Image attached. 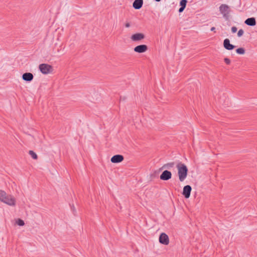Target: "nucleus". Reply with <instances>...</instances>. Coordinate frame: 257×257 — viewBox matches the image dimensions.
Returning a JSON list of instances; mask_svg holds the SVG:
<instances>
[{"label": "nucleus", "instance_id": "obj_13", "mask_svg": "<svg viewBox=\"0 0 257 257\" xmlns=\"http://www.w3.org/2000/svg\"><path fill=\"white\" fill-rule=\"evenodd\" d=\"M143 5V0H135L133 4L134 8L136 10L140 9Z\"/></svg>", "mask_w": 257, "mask_h": 257}, {"label": "nucleus", "instance_id": "obj_22", "mask_svg": "<svg viewBox=\"0 0 257 257\" xmlns=\"http://www.w3.org/2000/svg\"><path fill=\"white\" fill-rule=\"evenodd\" d=\"M224 61L227 65H229L230 64V60L228 58H225L224 59Z\"/></svg>", "mask_w": 257, "mask_h": 257}, {"label": "nucleus", "instance_id": "obj_2", "mask_svg": "<svg viewBox=\"0 0 257 257\" xmlns=\"http://www.w3.org/2000/svg\"><path fill=\"white\" fill-rule=\"evenodd\" d=\"M219 9L220 13L223 15L224 18L227 20L230 13L229 6L226 4H221L219 6Z\"/></svg>", "mask_w": 257, "mask_h": 257}, {"label": "nucleus", "instance_id": "obj_3", "mask_svg": "<svg viewBox=\"0 0 257 257\" xmlns=\"http://www.w3.org/2000/svg\"><path fill=\"white\" fill-rule=\"evenodd\" d=\"M39 68L40 71L44 74L50 73L53 71L52 66L45 63L40 64Z\"/></svg>", "mask_w": 257, "mask_h": 257}, {"label": "nucleus", "instance_id": "obj_18", "mask_svg": "<svg viewBox=\"0 0 257 257\" xmlns=\"http://www.w3.org/2000/svg\"><path fill=\"white\" fill-rule=\"evenodd\" d=\"M7 196L6 193L4 191L0 190V200L2 202Z\"/></svg>", "mask_w": 257, "mask_h": 257}, {"label": "nucleus", "instance_id": "obj_12", "mask_svg": "<svg viewBox=\"0 0 257 257\" xmlns=\"http://www.w3.org/2000/svg\"><path fill=\"white\" fill-rule=\"evenodd\" d=\"M34 76L30 72H26L22 75V79L26 82H31L33 80Z\"/></svg>", "mask_w": 257, "mask_h": 257}, {"label": "nucleus", "instance_id": "obj_6", "mask_svg": "<svg viewBox=\"0 0 257 257\" xmlns=\"http://www.w3.org/2000/svg\"><path fill=\"white\" fill-rule=\"evenodd\" d=\"M192 187L190 185H187L184 187L182 192V195L186 199H188L190 196Z\"/></svg>", "mask_w": 257, "mask_h": 257}, {"label": "nucleus", "instance_id": "obj_26", "mask_svg": "<svg viewBox=\"0 0 257 257\" xmlns=\"http://www.w3.org/2000/svg\"><path fill=\"white\" fill-rule=\"evenodd\" d=\"M72 210H73V212H75V211H76V210H75V208H74V206L73 207V209H72Z\"/></svg>", "mask_w": 257, "mask_h": 257}, {"label": "nucleus", "instance_id": "obj_21", "mask_svg": "<svg viewBox=\"0 0 257 257\" xmlns=\"http://www.w3.org/2000/svg\"><path fill=\"white\" fill-rule=\"evenodd\" d=\"M244 33V31L242 29H240L238 31V33H237V36L238 37H240L241 36H242L243 35Z\"/></svg>", "mask_w": 257, "mask_h": 257}, {"label": "nucleus", "instance_id": "obj_7", "mask_svg": "<svg viewBox=\"0 0 257 257\" xmlns=\"http://www.w3.org/2000/svg\"><path fill=\"white\" fill-rule=\"evenodd\" d=\"M171 177L172 173L168 170L164 171L160 176V179L163 181L169 180Z\"/></svg>", "mask_w": 257, "mask_h": 257}, {"label": "nucleus", "instance_id": "obj_23", "mask_svg": "<svg viewBox=\"0 0 257 257\" xmlns=\"http://www.w3.org/2000/svg\"><path fill=\"white\" fill-rule=\"evenodd\" d=\"M231 30L232 33H235L236 32L237 29L236 27L233 26L231 27Z\"/></svg>", "mask_w": 257, "mask_h": 257}, {"label": "nucleus", "instance_id": "obj_27", "mask_svg": "<svg viewBox=\"0 0 257 257\" xmlns=\"http://www.w3.org/2000/svg\"><path fill=\"white\" fill-rule=\"evenodd\" d=\"M156 2H160L161 0H155Z\"/></svg>", "mask_w": 257, "mask_h": 257}, {"label": "nucleus", "instance_id": "obj_16", "mask_svg": "<svg viewBox=\"0 0 257 257\" xmlns=\"http://www.w3.org/2000/svg\"><path fill=\"white\" fill-rule=\"evenodd\" d=\"M175 166V163L174 162L168 163L167 164H164L161 169H170L173 168Z\"/></svg>", "mask_w": 257, "mask_h": 257}, {"label": "nucleus", "instance_id": "obj_20", "mask_svg": "<svg viewBox=\"0 0 257 257\" xmlns=\"http://www.w3.org/2000/svg\"><path fill=\"white\" fill-rule=\"evenodd\" d=\"M17 223L18 225L21 226H23L25 224V222H24V220H23L21 219H19L17 221Z\"/></svg>", "mask_w": 257, "mask_h": 257}, {"label": "nucleus", "instance_id": "obj_14", "mask_svg": "<svg viewBox=\"0 0 257 257\" xmlns=\"http://www.w3.org/2000/svg\"><path fill=\"white\" fill-rule=\"evenodd\" d=\"M244 23L247 26H254L256 25L255 19L254 17L247 18Z\"/></svg>", "mask_w": 257, "mask_h": 257}, {"label": "nucleus", "instance_id": "obj_4", "mask_svg": "<svg viewBox=\"0 0 257 257\" xmlns=\"http://www.w3.org/2000/svg\"><path fill=\"white\" fill-rule=\"evenodd\" d=\"M2 202L10 206H15L16 205V200L11 195H7Z\"/></svg>", "mask_w": 257, "mask_h": 257}, {"label": "nucleus", "instance_id": "obj_15", "mask_svg": "<svg viewBox=\"0 0 257 257\" xmlns=\"http://www.w3.org/2000/svg\"><path fill=\"white\" fill-rule=\"evenodd\" d=\"M188 1L187 0H181L180 2V8H179L178 12L181 13L185 10Z\"/></svg>", "mask_w": 257, "mask_h": 257}, {"label": "nucleus", "instance_id": "obj_11", "mask_svg": "<svg viewBox=\"0 0 257 257\" xmlns=\"http://www.w3.org/2000/svg\"><path fill=\"white\" fill-rule=\"evenodd\" d=\"M223 46L224 48L227 50H232L235 47L234 45L230 43V41L228 39L224 40Z\"/></svg>", "mask_w": 257, "mask_h": 257}, {"label": "nucleus", "instance_id": "obj_24", "mask_svg": "<svg viewBox=\"0 0 257 257\" xmlns=\"http://www.w3.org/2000/svg\"><path fill=\"white\" fill-rule=\"evenodd\" d=\"M125 27L129 28L130 27V24L129 23H127L125 25Z\"/></svg>", "mask_w": 257, "mask_h": 257}, {"label": "nucleus", "instance_id": "obj_1", "mask_svg": "<svg viewBox=\"0 0 257 257\" xmlns=\"http://www.w3.org/2000/svg\"><path fill=\"white\" fill-rule=\"evenodd\" d=\"M176 167L178 169L179 179L180 182L184 181L188 175V169L186 165L182 162H179Z\"/></svg>", "mask_w": 257, "mask_h": 257}, {"label": "nucleus", "instance_id": "obj_8", "mask_svg": "<svg viewBox=\"0 0 257 257\" xmlns=\"http://www.w3.org/2000/svg\"><path fill=\"white\" fill-rule=\"evenodd\" d=\"M148 48L146 45L142 44L135 47L134 49V51L138 53H143L146 52Z\"/></svg>", "mask_w": 257, "mask_h": 257}, {"label": "nucleus", "instance_id": "obj_5", "mask_svg": "<svg viewBox=\"0 0 257 257\" xmlns=\"http://www.w3.org/2000/svg\"><path fill=\"white\" fill-rule=\"evenodd\" d=\"M159 242L161 244L168 245L169 243L168 236L165 233H161L159 236Z\"/></svg>", "mask_w": 257, "mask_h": 257}, {"label": "nucleus", "instance_id": "obj_17", "mask_svg": "<svg viewBox=\"0 0 257 257\" xmlns=\"http://www.w3.org/2000/svg\"><path fill=\"white\" fill-rule=\"evenodd\" d=\"M29 154L30 155H31V156L32 157V158L33 159H35V160L37 159L38 156L36 154V153H35L33 151H32V150L29 151Z\"/></svg>", "mask_w": 257, "mask_h": 257}, {"label": "nucleus", "instance_id": "obj_9", "mask_svg": "<svg viewBox=\"0 0 257 257\" xmlns=\"http://www.w3.org/2000/svg\"><path fill=\"white\" fill-rule=\"evenodd\" d=\"M131 39L133 41L137 42L145 38V35L143 33H136L132 35Z\"/></svg>", "mask_w": 257, "mask_h": 257}, {"label": "nucleus", "instance_id": "obj_19", "mask_svg": "<svg viewBox=\"0 0 257 257\" xmlns=\"http://www.w3.org/2000/svg\"><path fill=\"white\" fill-rule=\"evenodd\" d=\"M236 52L238 54L243 55L245 53V49L243 48H239L236 49Z\"/></svg>", "mask_w": 257, "mask_h": 257}, {"label": "nucleus", "instance_id": "obj_25", "mask_svg": "<svg viewBox=\"0 0 257 257\" xmlns=\"http://www.w3.org/2000/svg\"><path fill=\"white\" fill-rule=\"evenodd\" d=\"M215 30V27H212L211 28V31H214Z\"/></svg>", "mask_w": 257, "mask_h": 257}, {"label": "nucleus", "instance_id": "obj_10", "mask_svg": "<svg viewBox=\"0 0 257 257\" xmlns=\"http://www.w3.org/2000/svg\"><path fill=\"white\" fill-rule=\"evenodd\" d=\"M124 159V157L121 155H115L111 158V162L113 163H119L122 162Z\"/></svg>", "mask_w": 257, "mask_h": 257}]
</instances>
